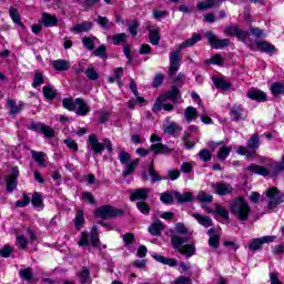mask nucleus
<instances>
[{"mask_svg":"<svg viewBox=\"0 0 284 284\" xmlns=\"http://www.w3.org/2000/svg\"><path fill=\"white\" fill-rule=\"evenodd\" d=\"M237 154H241L242 156H247V159H252V156H254V152H251L250 149H246L243 145L237 146Z\"/></svg>","mask_w":284,"mask_h":284,"instance_id":"864d4df0","label":"nucleus"},{"mask_svg":"<svg viewBox=\"0 0 284 284\" xmlns=\"http://www.w3.org/2000/svg\"><path fill=\"white\" fill-rule=\"evenodd\" d=\"M128 39V34L125 33H118L112 37V42L114 45H120V43H125V40Z\"/></svg>","mask_w":284,"mask_h":284,"instance_id":"3c124183","label":"nucleus"},{"mask_svg":"<svg viewBox=\"0 0 284 284\" xmlns=\"http://www.w3.org/2000/svg\"><path fill=\"white\" fill-rule=\"evenodd\" d=\"M184 116L187 123H191V121H196V119H199V111H196L194 106H187Z\"/></svg>","mask_w":284,"mask_h":284,"instance_id":"a878e982","label":"nucleus"},{"mask_svg":"<svg viewBox=\"0 0 284 284\" xmlns=\"http://www.w3.org/2000/svg\"><path fill=\"white\" fill-rule=\"evenodd\" d=\"M20 276L24 281H32V268L20 270Z\"/></svg>","mask_w":284,"mask_h":284,"instance_id":"4d7b16f0","label":"nucleus"},{"mask_svg":"<svg viewBox=\"0 0 284 284\" xmlns=\"http://www.w3.org/2000/svg\"><path fill=\"white\" fill-rule=\"evenodd\" d=\"M250 32L253 34V37H256V39H262V37H265V31L260 28L251 27Z\"/></svg>","mask_w":284,"mask_h":284,"instance_id":"680f3d73","label":"nucleus"},{"mask_svg":"<svg viewBox=\"0 0 284 284\" xmlns=\"http://www.w3.org/2000/svg\"><path fill=\"white\" fill-rule=\"evenodd\" d=\"M16 241L20 250H28V240L23 234H18Z\"/></svg>","mask_w":284,"mask_h":284,"instance_id":"09e8293b","label":"nucleus"},{"mask_svg":"<svg viewBox=\"0 0 284 284\" xmlns=\"http://www.w3.org/2000/svg\"><path fill=\"white\" fill-rule=\"evenodd\" d=\"M45 153L32 151V159L40 165V168H45Z\"/></svg>","mask_w":284,"mask_h":284,"instance_id":"473e14b6","label":"nucleus"},{"mask_svg":"<svg viewBox=\"0 0 284 284\" xmlns=\"http://www.w3.org/2000/svg\"><path fill=\"white\" fill-rule=\"evenodd\" d=\"M206 65H223L225 63V59L222 58L221 54H215L211 57V59L205 61Z\"/></svg>","mask_w":284,"mask_h":284,"instance_id":"4c0bfd02","label":"nucleus"},{"mask_svg":"<svg viewBox=\"0 0 284 284\" xmlns=\"http://www.w3.org/2000/svg\"><path fill=\"white\" fill-rule=\"evenodd\" d=\"M136 207L141 212V214H150V205H148V203L138 202Z\"/></svg>","mask_w":284,"mask_h":284,"instance_id":"13d9d810","label":"nucleus"},{"mask_svg":"<svg viewBox=\"0 0 284 284\" xmlns=\"http://www.w3.org/2000/svg\"><path fill=\"white\" fill-rule=\"evenodd\" d=\"M78 278L80 281V283H92V278H90V271L88 268H82L79 273H78Z\"/></svg>","mask_w":284,"mask_h":284,"instance_id":"e433bc0d","label":"nucleus"},{"mask_svg":"<svg viewBox=\"0 0 284 284\" xmlns=\"http://www.w3.org/2000/svg\"><path fill=\"white\" fill-rule=\"evenodd\" d=\"M231 116L235 120L239 121V119H241L243 116V106L237 105V106H233L231 109Z\"/></svg>","mask_w":284,"mask_h":284,"instance_id":"a18cd8bd","label":"nucleus"},{"mask_svg":"<svg viewBox=\"0 0 284 284\" xmlns=\"http://www.w3.org/2000/svg\"><path fill=\"white\" fill-rule=\"evenodd\" d=\"M272 241H274V236L253 239L248 244V250H251V252H256V250H261V245H263L264 243H272Z\"/></svg>","mask_w":284,"mask_h":284,"instance_id":"ddd939ff","label":"nucleus"},{"mask_svg":"<svg viewBox=\"0 0 284 284\" xmlns=\"http://www.w3.org/2000/svg\"><path fill=\"white\" fill-rule=\"evenodd\" d=\"M89 148H91V150H93L95 154H101V152L105 150V145L99 142V139H97V135L89 136Z\"/></svg>","mask_w":284,"mask_h":284,"instance_id":"a211bd4d","label":"nucleus"},{"mask_svg":"<svg viewBox=\"0 0 284 284\" xmlns=\"http://www.w3.org/2000/svg\"><path fill=\"white\" fill-rule=\"evenodd\" d=\"M221 0H205L197 3V10L204 11L210 10V8H214V6H220Z\"/></svg>","mask_w":284,"mask_h":284,"instance_id":"393cba45","label":"nucleus"},{"mask_svg":"<svg viewBox=\"0 0 284 284\" xmlns=\"http://www.w3.org/2000/svg\"><path fill=\"white\" fill-rule=\"evenodd\" d=\"M62 105L65 110L75 112L79 116H85V114L90 112V105L80 98L75 99V101H73L72 98H65L62 100Z\"/></svg>","mask_w":284,"mask_h":284,"instance_id":"7ed1b4c3","label":"nucleus"},{"mask_svg":"<svg viewBox=\"0 0 284 284\" xmlns=\"http://www.w3.org/2000/svg\"><path fill=\"white\" fill-rule=\"evenodd\" d=\"M231 212L239 219V221H247L252 209H250V204H247V201H245L244 197H237L231 204Z\"/></svg>","mask_w":284,"mask_h":284,"instance_id":"20e7f679","label":"nucleus"},{"mask_svg":"<svg viewBox=\"0 0 284 284\" xmlns=\"http://www.w3.org/2000/svg\"><path fill=\"white\" fill-rule=\"evenodd\" d=\"M52 65L58 72L70 70V61L68 60H55L52 62Z\"/></svg>","mask_w":284,"mask_h":284,"instance_id":"bb28decb","label":"nucleus"},{"mask_svg":"<svg viewBox=\"0 0 284 284\" xmlns=\"http://www.w3.org/2000/svg\"><path fill=\"white\" fill-rule=\"evenodd\" d=\"M148 30H149V39L152 45H159V41H161L159 28L148 27Z\"/></svg>","mask_w":284,"mask_h":284,"instance_id":"5701e85b","label":"nucleus"},{"mask_svg":"<svg viewBox=\"0 0 284 284\" xmlns=\"http://www.w3.org/2000/svg\"><path fill=\"white\" fill-rule=\"evenodd\" d=\"M31 203L36 210H43V196L40 193H34Z\"/></svg>","mask_w":284,"mask_h":284,"instance_id":"f704fd0d","label":"nucleus"},{"mask_svg":"<svg viewBox=\"0 0 284 284\" xmlns=\"http://www.w3.org/2000/svg\"><path fill=\"white\" fill-rule=\"evenodd\" d=\"M214 197L204 191L197 194V201H200V203H212Z\"/></svg>","mask_w":284,"mask_h":284,"instance_id":"49530a36","label":"nucleus"},{"mask_svg":"<svg viewBox=\"0 0 284 284\" xmlns=\"http://www.w3.org/2000/svg\"><path fill=\"white\" fill-rule=\"evenodd\" d=\"M97 216L100 219H112V216H121L122 212L112 206H102L95 211Z\"/></svg>","mask_w":284,"mask_h":284,"instance_id":"9b49d317","label":"nucleus"},{"mask_svg":"<svg viewBox=\"0 0 284 284\" xmlns=\"http://www.w3.org/2000/svg\"><path fill=\"white\" fill-rule=\"evenodd\" d=\"M174 199H176L179 203H190V201L194 200V195L192 194V192H185L183 194L181 192H175Z\"/></svg>","mask_w":284,"mask_h":284,"instance_id":"b1692460","label":"nucleus"},{"mask_svg":"<svg viewBox=\"0 0 284 284\" xmlns=\"http://www.w3.org/2000/svg\"><path fill=\"white\" fill-rule=\"evenodd\" d=\"M82 43L84 48H87V50H94V45L99 43V39H97L95 37H84L82 39Z\"/></svg>","mask_w":284,"mask_h":284,"instance_id":"7c9ffc66","label":"nucleus"},{"mask_svg":"<svg viewBox=\"0 0 284 284\" xmlns=\"http://www.w3.org/2000/svg\"><path fill=\"white\" fill-rule=\"evenodd\" d=\"M210 240H209V244L211 245V247H219V235H214V229L209 230L207 232Z\"/></svg>","mask_w":284,"mask_h":284,"instance_id":"de8ad7c7","label":"nucleus"},{"mask_svg":"<svg viewBox=\"0 0 284 284\" xmlns=\"http://www.w3.org/2000/svg\"><path fill=\"white\" fill-rule=\"evenodd\" d=\"M246 170L250 174H257L258 176H270L271 174L270 169L254 163L248 165Z\"/></svg>","mask_w":284,"mask_h":284,"instance_id":"dca6fc26","label":"nucleus"},{"mask_svg":"<svg viewBox=\"0 0 284 284\" xmlns=\"http://www.w3.org/2000/svg\"><path fill=\"white\" fill-rule=\"evenodd\" d=\"M138 30H139V21L133 20L130 26H129V32L130 34L134 38L138 34Z\"/></svg>","mask_w":284,"mask_h":284,"instance_id":"bf43d9fd","label":"nucleus"},{"mask_svg":"<svg viewBox=\"0 0 284 284\" xmlns=\"http://www.w3.org/2000/svg\"><path fill=\"white\" fill-rule=\"evenodd\" d=\"M255 45L257 50L265 52V54H274L276 52V47L267 41H256Z\"/></svg>","mask_w":284,"mask_h":284,"instance_id":"6ab92c4d","label":"nucleus"},{"mask_svg":"<svg viewBox=\"0 0 284 284\" xmlns=\"http://www.w3.org/2000/svg\"><path fill=\"white\" fill-rule=\"evenodd\" d=\"M271 92L273 97H278V94H284V85L281 82H275L271 85Z\"/></svg>","mask_w":284,"mask_h":284,"instance_id":"ea45409f","label":"nucleus"},{"mask_svg":"<svg viewBox=\"0 0 284 284\" xmlns=\"http://www.w3.org/2000/svg\"><path fill=\"white\" fill-rule=\"evenodd\" d=\"M199 156L201 161H204V162L212 161V153L207 149L201 150L199 152Z\"/></svg>","mask_w":284,"mask_h":284,"instance_id":"5fc2aeb1","label":"nucleus"},{"mask_svg":"<svg viewBox=\"0 0 284 284\" xmlns=\"http://www.w3.org/2000/svg\"><path fill=\"white\" fill-rule=\"evenodd\" d=\"M210 148H213V150H216V148H220L217 151V159L220 161H225L227 156H230V152H232V146L223 144V141L220 142H210Z\"/></svg>","mask_w":284,"mask_h":284,"instance_id":"6e6552de","label":"nucleus"},{"mask_svg":"<svg viewBox=\"0 0 284 284\" xmlns=\"http://www.w3.org/2000/svg\"><path fill=\"white\" fill-rule=\"evenodd\" d=\"M8 106L10 108V114H19V111L23 110V103L17 104L14 100H8Z\"/></svg>","mask_w":284,"mask_h":284,"instance_id":"58836bf2","label":"nucleus"},{"mask_svg":"<svg viewBox=\"0 0 284 284\" xmlns=\"http://www.w3.org/2000/svg\"><path fill=\"white\" fill-rule=\"evenodd\" d=\"M261 145V141L258 139L257 135L252 136L248 142H247V150H250L251 152H254V154H256V150H258Z\"/></svg>","mask_w":284,"mask_h":284,"instance_id":"2f4dec72","label":"nucleus"},{"mask_svg":"<svg viewBox=\"0 0 284 284\" xmlns=\"http://www.w3.org/2000/svg\"><path fill=\"white\" fill-rule=\"evenodd\" d=\"M78 245L81 247L85 245H92L93 247L99 246V229L97 226H93L91 232H82L80 235V241L78 242Z\"/></svg>","mask_w":284,"mask_h":284,"instance_id":"39448f33","label":"nucleus"},{"mask_svg":"<svg viewBox=\"0 0 284 284\" xmlns=\"http://www.w3.org/2000/svg\"><path fill=\"white\" fill-rule=\"evenodd\" d=\"M160 201H162V203H166V204L173 203L174 195H172L170 193H162Z\"/></svg>","mask_w":284,"mask_h":284,"instance_id":"69168bd1","label":"nucleus"},{"mask_svg":"<svg viewBox=\"0 0 284 284\" xmlns=\"http://www.w3.org/2000/svg\"><path fill=\"white\" fill-rule=\"evenodd\" d=\"M266 199L268 203V210H274L284 201L283 194H281V192H278V189L276 187H271L266 191Z\"/></svg>","mask_w":284,"mask_h":284,"instance_id":"423d86ee","label":"nucleus"},{"mask_svg":"<svg viewBox=\"0 0 284 284\" xmlns=\"http://www.w3.org/2000/svg\"><path fill=\"white\" fill-rule=\"evenodd\" d=\"M92 26H93L92 22L85 21V22L74 26L71 29V31L72 32H90V30H92Z\"/></svg>","mask_w":284,"mask_h":284,"instance_id":"cd10ccee","label":"nucleus"},{"mask_svg":"<svg viewBox=\"0 0 284 284\" xmlns=\"http://www.w3.org/2000/svg\"><path fill=\"white\" fill-rule=\"evenodd\" d=\"M151 150L154 151V154H168L170 152V149L161 143L152 144Z\"/></svg>","mask_w":284,"mask_h":284,"instance_id":"a19ab883","label":"nucleus"},{"mask_svg":"<svg viewBox=\"0 0 284 284\" xmlns=\"http://www.w3.org/2000/svg\"><path fill=\"white\" fill-rule=\"evenodd\" d=\"M31 130H33V132H42V134L47 139H54V136L57 134V131H54V129H52L51 126H48L41 122L31 123Z\"/></svg>","mask_w":284,"mask_h":284,"instance_id":"9d476101","label":"nucleus"},{"mask_svg":"<svg viewBox=\"0 0 284 284\" xmlns=\"http://www.w3.org/2000/svg\"><path fill=\"white\" fill-rule=\"evenodd\" d=\"M42 92L45 99L52 100L54 97H57V91L50 85L43 87Z\"/></svg>","mask_w":284,"mask_h":284,"instance_id":"c03bdc74","label":"nucleus"},{"mask_svg":"<svg viewBox=\"0 0 284 284\" xmlns=\"http://www.w3.org/2000/svg\"><path fill=\"white\" fill-rule=\"evenodd\" d=\"M225 34H227L229 37H236L239 41L245 43L250 33L247 31H243L242 29H240L239 26L233 24L231 27L225 28Z\"/></svg>","mask_w":284,"mask_h":284,"instance_id":"1a4fd4ad","label":"nucleus"},{"mask_svg":"<svg viewBox=\"0 0 284 284\" xmlns=\"http://www.w3.org/2000/svg\"><path fill=\"white\" fill-rule=\"evenodd\" d=\"M192 217L197 221L202 227H212V219L210 216L201 215L199 213H193Z\"/></svg>","mask_w":284,"mask_h":284,"instance_id":"412c9836","label":"nucleus"},{"mask_svg":"<svg viewBox=\"0 0 284 284\" xmlns=\"http://www.w3.org/2000/svg\"><path fill=\"white\" fill-rule=\"evenodd\" d=\"M152 257L158 261V263H162L163 265H169V267H174L176 266V260L174 258H168L163 255L152 253Z\"/></svg>","mask_w":284,"mask_h":284,"instance_id":"4be33fe9","label":"nucleus"},{"mask_svg":"<svg viewBox=\"0 0 284 284\" xmlns=\"http://www.w3.org/2000/svg\"><path fill=\"white\" fill-rule=\"evenodd\" d=\"M165 101H168L165 97L160 95L154 102L153 112H161V110H163V103H165Z\"/></svg>","mask_w":284,"mask_h":284,"instance_id":"37998d69","label":"nucleus"},{"mask_svg":"<svg viewBox=\"0 0 284 284\" xmlns=\"http://www.w3.org/2000/svg\"><path fill=\"white\" fill-rule=\"evenodd\" d=\"M9 14L13 23H17V26H20V28H23V23H21V16L19 14V10H17L16 8H10Z\"/></svg>","mask_w":284,"mask_h":284,"instance_id":"c9c22d12","label":"nucleus"},{"mask_svg":"<svg viewBox=\"0 0 284 284\" xmlns=\"http://www.w3.org/2000/svg\"><path fill=\"white\" fill-rule=\"evenodd\" d=\"M64 144H65L67 148H69V150H71L72 152H78V150H79V144H77V142H74V140H72V139H67V140H64Z\"/></svg>","mask_w":284,"mask_h":284,"instance_id":"052dcab7","label":"nucleus"},{"mask_svg":"<svg viewBox=\"0 0 284 284\" xmlns=\"http://www.w3.org/2000/svg\"><path fill=\"white\" fill-rule=\"evenodd\" d=\"M87 78L90 79V81H97L99 79V73L97 70L90 68L85 71Z\"/></svg>","mask_w":284,"mask_h":284,"instance_id":"e2e57ef3","label":"nucleus"},{"mask_svg":"<svg viewBox=\"0 0 284 284\" xmlns=\"http://www.w3.org/2000/svg\"><path fill=\"white\" fill-rule=\"evenodd\" d=\"M203 37L199 33H193L191 39H187L186 41L182 42L178 50L172 52L170 55V68H169V77L172 79L176 72H179V68H181V50L183 48H192V45H195V43H199Z\"/></svg>","mask_w":284,"mask_h":284,"instance_id":"f03ea898","label":"nucleus"},{"mask_svg":"<svg viewBox=\"0 0 284 284\" xmlns=\"http://www.w3.org/2000/svg\"><path fill=\"white\" fill-rule=\"evenodd\" d=\"M139 159L133 160L132 162L128 163L125 169L122 171V175L130 176V174H133L134 170L139 166Z\"/></svg>","mask_w":284,"mask_h":284,"instance_id":"c85d7f7f","label":"nucleus"},{"mask_svg":"<svg viewBox=\"0 0 284 284\" xmlns=\"http://www.w3.org/2000/svg\"><path fill=\"white\" fill-rule=\"evenodd\" d=\"M215 193H217L220 196H227V194H232L234 189L232 185L227 183H215L212 185Z\"/></svg>","mask_w":284,"mask_h":284,"instance_id":"2eb2a0df","label":"nucleus"},{"mask_svg":"<svg viewBox=\"0 0 284 284\" xmlns=\"http://www.w3.org/2000/svg\"><path fill=\"white\" fill-rule=\"evenodd\" d=\"M161 231H163V223H161V221H156L149 226V232L152 234V236H159Z\"/></svg>","mask_w":284,"mask_h":284,"instance_id":"72a5a7b5","label":"nucleus"},{"mask_svg":"<svg viewBox=\"0 0 284 284\" xmlns=\"http://www.w3.org/2000/svg\"><path fill=\"white\" fill-rule=\"evenodd\" d=\"M172 284H192V280L187 277L180 276Z\"/></svg>","mask_w":284,"mask_h":284,"instance_id":"774afa93","label":"nucleus"},{"mask_svg":"<svg viewBox=\"0 0 284 284\" xmlns=\"http://www.w3.org/2000/svg\"><path fill=\"white\" fill-rule=\"evenodd\" d=\"M246 97L251 99V101H258V102L267 101V94L261 91V89H256V88L248 90V92L246 93Z\"/></svg>","mask_w":284,"mask_h":284,"instance_id":"4468645a","label":"nucleus"},{"mask_svg":"<svg viewBox=\"0 0 284 284\" xmlns=\"http://www.w3.org/2000/svg\"><path fill=\"white\" fill-rule=\"evenodd\" d=\"M74 223L77 230H81L83 227V223H85V217H83V211H78Z\"/></svg>","mask_w":284,"mask_h":284,"instance_id":"79ce46f5","label":"nucleus"},{"mask_svg":"<svg viewBox=\"0 0 284 284\" xmlns=\"http://www.w3.org/2000/svg\"><path fill=\"white\" fill-rule=\"evenodd\" d=\"M19 179V166H13L11 173L6 178L7 192H14L17 190V180Z\"/></svg>","mask_w":284,"mask_h":284,"instance_id":"f8f14e48","label":"nucleus"},{"mask_svg":"<svg viewBox=\"0 0 284 284\" xmlns=\"http://www.w3.org/2000/svg\"><path fill=\"white\" fill-rule=\"evenodd\" d=\"M82 201H88V203H90L91 205H94V203H97V201L94 200V195H92V193L90 192L82 193Z\"/></svg>","mask_w":284,"mask_h":284,"instance_id":"338daca9","label":"nucleus"},{"mask_svg":"<svg viewBox=\"0 0 284 284\" xmlns=\"http://www.w3.org/2000/svg\"><path fill=\"white\" fill-rule=\"evenodd\" d=\"M163 97H165V100L171 99V101H176L179 98V89L176 87H173L171 91L166 92Z\"/></svg>","mask_w":284,"mask_h":284,"instance_id":"603ef678","label":"nucleus"},{"mask_svg":"<svg viewBox=\"0 0 284 284\" xmlns=\"http://www.w3.org/2000/svg\"><path fill=\"white\" fill-rule=\"evenodd\" d=\"M213 83L219 90H230L231 84L223 78H213Z\"/></svg>","mask_w":284,"mask_h":284,"instance_id":"c756f323","label":"nucleus"},{"mask_svg":"<svg viewBox=\"0 0 284 284\" xmlns=\"http://www.w3.org/2000/svg\"><path fill=\"white\" fill-rule=\"evenodd\" d=\"M176 232L179 234H183L184 236L181 235H173L171 237V243L174 247V250H178L180 254H184V256H194V253L196 252V248L192 244H185L189 241V235H190V230L185 227V224L183 223H178L175 225Z\"/></svg>","mask_w":284,"mask_h":284,"instance_id":"f257e3e1","label":"nucleus"},{"mask_svg":"<svg viewBox=\"0 0 284 284\" xmlns=\"http://www.w3.org/2000/svg\"><path fill=\"white\" fill-rule=\"evenodd\" d=\"M204 37L207 39L210 45L215 50H223V48H227V45H230V39H219L211 31H207Z\"/></svg>","mask_w":284,"mask_h":284,"instance_id":"0eeeda50","label":"nucleus"},{"mask_svg":"<svg viewBox=\"0 0 284 284\" xmlns=\"http://www.w3.org/2000/svg\"><path fill=\"white\" fill-rule=\"evenodd\" d=\"M148 194H150L149 189H136L131 191L130 201H146Z\"/></svg>","mask_w":284,"mask_h":284,"instance_id":"f3484780","label":"nucleus"},{"mask_svg":"<svg viewBox=\"0 0 284 284\" xmlns=\"http://www.w3.org/2000/svg\"><path fill=\"white\" fill-rule=\"evenodd\" d=\"M105 51H106V47L105 44H102L98 49H95L93 52L95 57H100L101 59H108V54H105Z\"/></svg>","mask_w":284,"mask_h":284,"instance_id":"6e6d98bb","label":"nucleus"},{"mask_svg":"<svg viewBox=\"0 0 284 284\" xmlns=\"http://www.w3.org/2000/svg\"><path fill=\"white\" fill-rule=\"evenodd\" d=\"M41 23L44 28H54L59 23L57 16H52L48 12L42 13Z\"/></svg>","mask_w":284,"mask_h":284,"instance_id":"aec40b11","label":"nucleus"},{"mask_svg":"<svg viewBox=\"0 0 284 284\" xmlns=\"http://www.w3.org/2000/svg\"><path fill=\"white\" fill-rule=\"evenodd\" d=\"M30 205V197L23 194V200H19L16 202V207H28Z\"/></svg>","mask_w":284,"mask_h":284,"instance_id":"0e129e2a","label":"nucleus"},{"mask_svg":"<svg viewBox=\"0 0 284 284\" xmlns=\"http://www.w3.org/2000/svg\"><path fill=\"white\" fill-rule=\"evenodd\" d=\"M98 23L101 26L103 30H109V28H112L113 23L110 22L105 17L99 16L98 17Z\"/></svg>","mask_w":284,"mask_h":284,"instance_id":"8fccbe9b","label":"nucleus"}]
</instances>
